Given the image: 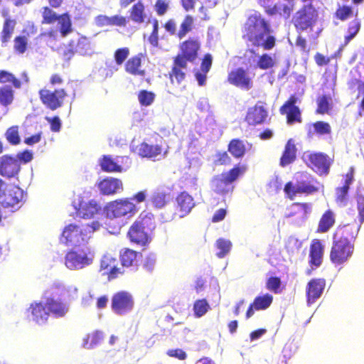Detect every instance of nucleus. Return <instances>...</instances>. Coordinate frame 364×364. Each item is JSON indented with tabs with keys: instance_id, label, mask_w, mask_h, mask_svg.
I'll return each mask as SVG.
<instances>
[{
	"instance_id": "1",
	"label": "nucleus",
	"mask_w": 364,
	"mask_h": 364,
	"mask_svg": "<svg viewBox=\"0 0 364 364\" xmlns=\"http://www.w3.org/2000/svg\"><path fill=\"white\" fill-rule=\"evenodd\" d=\"M269 22L259 13L249 16L242 28V38L253 48L272 50L277 44L276 37Z\"/></svg>"
},
{
	"instance_id": "2",
	"label": "nucleus",
	"mask_w": 364,
	"mask_h": 364,
	"mask_svg": "<svg viewBox=\"0 0 364 364\" xmlns=\"http://www.w3.org/2000/svg\"><path fill=\"white\" fill-rule=\"evenodd\" d=\"M155 228L156 220L154 214L144 210L129 227L127 237L132 243L145 247L150 243V233Z\"/></svg>"
},
{
	"instance_id": "3",
	"label": "nucleus",
	"mask_w": 364,
	"mask_h": 364,
	"mask_svg": "<svg viewBox=\"0 0 364 364\" xmlns=\"http://www.w3.org/2000/svg\"><path fill=\"white\" fill-rule=\"evenodd\" d=\"M49 6L41 8V23L52 25L57 22L59 25V32L63 38L68 36L73 31V24L70 15L68 12L58 14L53 9L61 6L64 0H48Z\"/></svg>"
},
{
	"instance_id": "4",
	"label": "nucleus",
	"mask_w": 364,
	"mask_h": 364,
	"mask_svg": "<svg viewBox=\"0 0 364 364\" xmlns=\"http://www.w3.org/2000/svg\"><path fill=\"white\" fill-rule=\"evenodd\" d=\"M319 185V182L310 174L301 173L294 183L292 181L286 183L284 192L289 199L294 200L297 195L309 196L318 192Z\"/></svg>"
},
{
	"instance_id": "5",
	"label": "nucleus",
	"mask_w": 364,
	"mask_h": 364,
	"mask_svg": "<svg viewBox=\"0 0 364 364\" xmlns=\"http://www.w3.org/2000/svg\"><path fill=\"white\" fill-rule=\"evenodd\" d=\"M100 227V224L98 221H92L82 226L70 224L63 230L61 241L66 245L80 244L87 241L90 235L98 230Z\"/></svg>"
},
{
	"instance_id": "6",
	"label": "nucleus",
	"mask_w": 364,
	"mask_h": 364,
	"mask_svg": "<svg viewBox=\"0 0 364 364\" xmlns=\"http://www.w3.org/2000/svg\"><path fill=\"white\" fill-rule=\"evenodd\" d=\"M318 19V13L311 4L302 6L293 15L291 23L298 33L312 31Z\"/></svg>"
},
{
	"instance_id": "7",
	"label": "nucleus",
	"mask_w": 364,
	"mask_h": 364,
	"mask_svg": "<svg viewBox=\"0 0 364 364\" xmlns=\"http://www.w3.org/2000/svg\"><path fill=\"white\" fill-rule=\"evenodd\" d=\"M138 211L135 203L129 198L117 199L108 203L104 208L107 218L110 219L119 218L124 216H133Z\"/></svg>"
},
{
	"instance_id": "8",
	"label": "nucleus",
	"mask_w": 364,
	"mask_h": 364,
	"mask_svg": "<svg viewBox=\"0 0 364 364\" xmlns=\"http://www.w3.org/2000/svg\"><path fill=\"white\" fill-rule=\"evenodd\" d=\"M303 159L307 166L320 176L328 175L334 162L333 155L330 156L323 152L305 153Z\"/></svg>"
},
{
	"instance_id": "9",
	"label": "nucleus",
	"mask_w": 364,
	"mask_h": 364,
	"mask_svg": "<svg viewBox=\"0 0 364 364\" xmlns=\"http://www.w3.org/2000/svg\"><path fill=\"white\" fill-rule=\"evenodd\" d=\"M94 254L89 247L72 250L65 256V264L70 270L83 269L92 264Z\"/></svg>"
},
{
	"instance_id": "10",
	"label": "nucleus",
	"mask_w": 364,
	"mask_h": 364,
	"mask_svg": "<svg viewBox=\"0 0 364 364\" xmlns=\"http://www.w3.org/2000/svg\"><path fill=\"white\" fill-rule=\"evenodd\" d=\"M91 43L88 38L80 36L69 41L62 55L64 60L69 61L75 54L81 55H89L91 53Z\"/></svg>"
},
{
	"instance_id": "11",
	"label": "nucleus",
	"mask_w": 364,
	"mask_h": 364,
	"mask_svg": "<svg viewBox=\"0 0 364 364\" xmlns=\"http://www.w3.org/2000/svg\"><path fill=\"white\" fill-rule=\"evenodd\" d=\"M38 95L42 104L46 108L54 111L63 105L68 93L63 88L50 90L45 87L38 91Z\"/></svg>"
},
{
	"instance_id": "12",
	"label": "nucleus",
	"mask_w": 364,
	"mask_h": 364,
	"mask_svg": "<svg viewBox=\"0 0 364 364\" xmlns=\"http://www.w3.org/2000/svg\"><path fill=\"white\" fill-rule=\"evenodd\" d=\"M354 251L355 244L343 243L333 240L329 258L334 265H342L351 258Z\"/></svg>"
},
{
	"instance_id": "13",
	"label": "nucleus",
	"mask_w": 364,
	"mask_h": 364,
	"mask_svg": "<svg viewBox=\"0 0 364 364\" xmlns=\"http://www.w3.org/2000/svg\"><path fill=\"white\" fill-rule=\"evenodd\" d=\"M201 43L198 37H188L178 45L180 53L175 57L186 63H193L199 55Z\"/></svg>"
},
{
	"instance_id": "14",
	"label": "nucleus",
	"mask_w": 364,
	"mask_h": 364,
	"mask_svg": "<svg viewBox=\"0 0 364 364\" xmlns=\"http://www.w3.org/2000/svg\"><path fill=\"white\" fill-rule=\"evenodd\" d=\"M75 213L80 218L84 219L92 218L98 214L102 207L95 200H87L83 196H78L77 198L73 202Z\"/></svg>"
},
{
	"instance_id": "15",
	"label": "nucleus",
	"mask_w": 364,
	"mask_h": 364,
	"mask_svg": "<svg viewBox=\"0 0 364 364\" xmlns=\"http://www.w3.org/2000/svg\"><path fill=\"white\" fill-rule=\"evenodd\" d=\"M134 298L131 293L126 291L116 292L112 296V310L117 315H124L133 309Z\"/></svg>"
},
{
	"instance_id": "16",
	"label": "nucleus",
	"mask_w": 364,
	"mask_h": 364,
	"mask_svg": "<svg viewBox=\"0 0 364 364\" xmlns=\"http://www.w3.org/2000/svg\"><path fill=\"white\" fill-rule=\"evenodd\" d=\"M360 227V224L356 223L339 225L333 233L332 240L343 243L354 244Z\"/></svg>"
},
{
	"instance_id": "17",
	"label": "nucleus",
	"mask_w": 364,
	"mask_h": 364,
	"mask_svg": "<svg viewBox=\"0 0 364 364\" xmlns=\"http://www.w3.org/2000/svg\"><path fill=\"white\" fill-rule=\"evenodd\" d=\"M296 97L292 95L279 108L280 114L286 115L287 123L289 125L301 123L302 121L301 111L299 107L296 105Z\"/></svg>"
},
{
	"instance_id": "18",
	"label": "nucleus",
	"mask_w": 364,
	"mask_h": 364,
	"mask_svg": "<svg viewBox=\"0 0 364 364\" xmlns=\"http://www.w3.org/2000/svg\"><path fill=\"white\" fill-rule=\"evenodd\" d=\"M176 203L175 213L165 219V221L172 220L176 216L178 218L185 217L191 212L195 205L193 197L185 191L180 193L176 196Z\"/></svg>"
},
{
	"instance_id": "19",
	"label": "nucleus",
	"mask_w": 364,
	"mask_h": 364,
	"mask_svg": "<svg viewBox=\"0 0 364 364\" xmlns=\"http://www.w3.org/2000/svg\"><path fill=\"white\" fill-rule=\"evenodd\" d=\"M188 70V63L176 57L173 58V63L168 76L172 85H181L185 81Z\"/></svg>"
},
{
	"instance_id": "20",
	"label": "nucleus",
	"mask_w": 364,
	"mask_h": 364,
	"mask_svg": "<svg viewBox=\"0 0 364 364\" xmlns=\"http://www.w3.org/2000/svg\"><path fill=\"white\" fill-rule=\"evenodd\" d=\"M228 81L231 85L248 90L252 87V81L247 71L242 68H237L228 73Z\"/></svg>"
},
{
	"instance_id": "21",
	"label": "nucleus",
	"mask_w": 364,
	"mask_h": 364,
	"mask_svg": "<svg viewBox=\"0 0 364 364\" xmlns=\"http://www.w3.org/2000/svg\"><path fill=\"white\" fill-rule=\"evenodd\" d=\"M326 287V279L323 278L311 279L306 287V301L308 304L314 303L321 297Z\"/></svg>"
},
{
	"instance_id": "22",
	"label": "nucleus",
	"mask_w": 364,
	"mask_h": 364,
	"mask_svg": "<svg viewBox=\"0 0 364 364\" xmlns=\"http://www.w3.org/2000/svg\"><path fill=\"white\" fill-rule=\"evenodd\" d=\"M267 116L268 112L262 105V102H258L255 106L249 109L245 120L250 125L255 126L263 123Z\"/></svg>"
},
{
	"instance_id": "23",
	"label": "nucleus",
	"mask_w": 364,
	"mask_h": 364,
	"mask_svg": "<svg viewBox=\"0 0 364 364\" xmlns=\"http://www.w3.org/2000/svg\"><path fill=\"white\" fill-rule=\"evenodd\" d=\"M20 166L18 160L13 156L4 155L0 159V175L11 178L19 171Z\"/></svg>"
},
{
	"instance_id": "24",
	"label": "nucleus",
	"mask_w": 364,
	"mask_h": 364,
	"mask_svg": "<svg viewBox=\"0 0 364 364\" xmlns=\"http://www.w3.org/2000/svg\"><path fill=\"white\" fill-rule=\"evenodd\" d=\"M136 151L139 156L142 158L154 159L160 155H165L167 151H164L161 144H151L146 141L140 143L136 146Z\"/></svg>"
},
{
	"instance_id": "25",
	"label": "nucleus",
	"mask_w": 364,
	"mask_h": 364,
	"mask_svg": "<svg viewBox=\"0 0 364 364\" xmlns=\"http://www.w3.org/2000/svg\"><path fill=\"white\" fill-rule=\"evenodd\" d=\"M98 188L102 195H114L123 190L122 181L116 178L107 177L98 183Z\"/></svg>"
},
{
	"instance_id": "26",
	"label": "nucleus",
	"mask_w": 364,
	"mask_h": 364,
	"mask_svg": "<svg viewBox=\"0 0 364 364\" xmlns=\"http://www.w3.org/2000/svg\"><path fill=\"white\" fill-rule=\"evenodd\" d=\"M32 319L38 324L45 323L48 318L49 312L47 311L46 305L41 301L32 302L26 310Z\"/></svg>"
},
{
	"instance_id": "27",
	"label": "nucleus",
	"mask_w": 364,
	"mask_h": 364,
	"mask_svg": "<svg viewBox=\"0 0 364 364\" xmlns=\"http://www.w3.org/2000/svg\"><path fill=\"white\" fill-rule=\"evenodd\" d=\"M45 305L49 315L51 314L55 318L64 317L68 311V306L65 303L52 297L46 299Z\"/></svg>"
},
{
	"instance_id": "28",
	"label": "nucleus",
	"mask_w": 364,
	"mask_h": 364,
	"mask_svg": "<svg viewBox=\"0 0 364 364\" xmlns=\"http://www.w3.org/2000/svg\"><path fill=\"white\" fill-rule=\"evenodd\" d=\"M251 148V144L240 139H231L228 145V151L235 159L242 158Z\"/></svg>"
},
{
	"instance_id": "29",
	"label": "nucleus",
	"mask_w": 364,
	"mask_h": 364,
	"mask_svg": "<svg viewBox=\"0 0 364 364\" xmlns=\"http://www.w3.org/2000/svg\"><path fill=\"white\" fill-rule=\"evenodd\" d=\"M324 247L318 239H314L311 241L309 250V264L316 267H319L322 262Z\"/></svg>"
},
{
	"instance_id": "30",
	"label": "nucleus",
	"mask_w": 364,
	"mask_h": 364,
	"mask_svg": "<svg viewBox=\"0 0 364 364\" xmlns=\"http://www.w3.org/2000/svg\"><path fill=\"white\" fill-rule=\"evenodd\" d=\"M311 205L307 203H293L287 208L285 213L286 218L296 217L299 219H305L310 212Z\"/></svg>"
},
{
	"instance_id": "31",
	"label": "nucleus",
	"mask_w": 364,
	"mask_h": 364,
	"mask_svg": "<svg viewBox=\"0 0 364 364\" xmlns=\"http://www.w3.org/2000/svg\"><path fill=\"white\" fill-rule=\"evenodd\" d=\"M141 253L130 248H123L119 252L121 264L124 267H130L136 265Z\"/></svg>"
},
{
	"instance_id": "32",
	"label": "nucleus",
	"mask_w": 364,
	"mask_h": 364,
	"mask_svg": "<svg viewBox=\"0 0 364 364\" xmlns=\"http://www.w3.org/2000/svg\"><path fill=\"white\" fill-rule=\"evenodd\" d=\"M336 223L335 213L331 210H326L321 215L317 229L316 233H326L328 232Z\"/></svg>"
},
{
	"instance_id": "33",
	"label": "nucleus",
	"mask_w": 364,
	"mask_h": 364,
	"mask_svg": "<svg viewBox=\"0 0 364 364\" xmlns=\"http://www.w3.org/2000/svg\"><path fill=\"white\" fill-rule=\"evenodd\" d=\"M24 199V193L21 188L14 186L10 188L5 194L3 203L6 207H14L22 203Z\"/></svg>"
},
{
	"instance_id": "34",
	"label": "nucleus",
	"mask_w": 364,
	"mask_h": 364,
	"mask_svg": "<svg viewBox=\"0 0 364 364\" xmlns=\"http://www.w3.org/2000/svg\"><path fill=\"white\" fill-rule=\"evenodd\" d=\"M141 57L142 54L139 53L128 59L124 65L125 71L132 75L144 76L145 71L141 69Z\"/></svg>"
},
{
	"instance_id": "35",
	"label": "nucleus",
	"mask_w": 364,
	"mask_h": 364,
	"mask_svg": "<svg viewBox=\"0 0 364 364\" xmlns=\"http://www.w3.org/2000/svg\"><path fill=\"white\" fill-rule=\"evenodd\" d=\"M316 109L315 113L317 114H330L333 109V98L331 95H322L318 96L316 100Z\"/></svg>"
},
{
	"instance_id": "36",
	"label": "nucleus",
	"mask_w": 364,
	"mask_h": 364,
	"mask_svg": "<svg viewBox=\"0 0 364 364\" xmlns=\"http://www.w3.org/2000/svg\"><path fill=\"white\" fill-rule=\"evenodd\" d=\"M149 200L156 209L164 208L168 202V193L161 188L154 191Z\"/></svg>"
},
{
	"instance_id": "37",
	"label": "nucleus",
	"mask_w": 364,
	"mask_h": 364,
	"mask_svg": "<svg viewBox=\"0 0 364 364\" xmlns=\"http://www.w3.org/2000/svg\"><path fill=\"white\" fill-rule=\"evenodd\" d=\"M296 148L295 144L289 140L284 147V150L280 158L279 164L282 167L293 163L296 159Z\"/></svg>"
},
{
	"instance_id": "38",
	"label": "nucleus",
	"mask_w": 364,
	"mask_h": 364,
	"mask_svg": "<svg viewBox=\"0 0 364 364\" xmlns=\"http://www.w3.org/2000/svg\"><path fill=\"white\" fill-rule=\"evenodd\" d=\"M129 18L131 20L138 24L145 21L146 14L145 12V6L141 1L135 3L129 10Z\"/></svg>"
},
{
	"instance_id": "39",
	"label": "nucleus",
	"mask_w": 364,
	"mask_h": 364,
	"mask_svg": "<svg viewBox=\"0 0 364 364\" xmlns=\"http://www.w3.org/2000/svg\"><path fill=\"white\" fill-rule=\"evenodd\" d=\"M215 192L218 194L225 195L232 192L233 186L230 183L226 181V178L221 174L215 176L212 181Z\"/></svg>"
},
{
	"instance_id": "40",
	"label": "nucleus",
	"mask_w": 364,
	"mask_h": 364,
	"mask_svg": "<svg viewBox=\"0 0 364 364\" xmlns=\"http://www.w3.org/2000/svg\"><path fill=\"white\" fill-rule=\"evenodd\" d=\"M194 28V18L190 14L184 16L180 23L179 29L178 31L177 38L179 40L183 39L187 34L191 33Z\"/></svg>"
},
{
	"instance_id": "41",
	"label": "nucleus",
	"mask_w": 364,
	"mask_h": 364,
	"mask_svg": "<svg viewBox=\"0 0 364 364\" xmlns=\"http://www.w3.org/2000/svg\"><path fill=\"white\" fill-rule=\"evenodd\" d=\"M273 296L269 293L256 296L252 304L257 311L267 309L273 302Z\"/></svg>"
},
{
	"instance_id": "42",
	"label": "nucleus",
	"mask_w": 364,
	"mask_h": 364,
	"mask_svg": "<svg viewBox=\"0 0 364 364\" xmlns=\"http://www.w3.org/2000/svg\"><path fill=\"white\" fill-rule=\"evenodd\" d=\"M347 186H340L335 189V202L339 207H346L349 202L348 191Z\"/></svg>"
},
{
	"instance_id": "43",
	"label": "nucleus",
	"mask_w": 364,
	"mask_h": 364,
	"mask_svg": "<svg viewBox=\"0 0 364 364\" xmlns=\"http://www.w3.org/2000/svg\"><path fill=\"white\" fill-rule=\"evenodd\" d=\"M354 16L353 8L350 5H338L334 13V17L341 21L351 18Z\"/></svg>"
},
{
	"instance_id": "44",
	"label": "nucleus",
	"mask_w": 364,
	"mask_h": 364,
	"mask_svg": "<svg viewBox=\"0 0 364 364\" xmlns=\"http://www.w3.org/2000/svg\"><path fill=\"white\" fill-rule=\"evenodd\" d=\"M101 169L105 172H121L122 168L110 156H103L100 161Z\"/></svg>"
},
{
	"instance_id": "45",
	"label": "nucleus",
	"mask_w": 364,
	"mask_h": 364,
	"mask_svg": "<svg viewBox=\"0 0 364 364\" xmlns=\"http://www.w3.org/2000/svg\"><path fill=\"white\" fill-rule=\"evenodd\" d=\"M14 99V92L10 86L4 85L0 87V104L7 107L12 104Z\"/></svg>"
},
{
	"instance_id": "46",
	"label": "nucleus",
	"mask_w": 364,
	"mask_h": 364,
	"mask_svg": "<svg viewBox=\"0 0 364 364\" xmlns=\"http://www.w3.org/2000/svg\"><path fill=\"white\" fill-rule=\"evenodd\" d=\"M276 65L275 59L269 53H264L258 57L257 67L261 70L273 68Z\"/></svg>"
},
{
	"instance_id": "47",
	"label": "nucleus",
	"mask_w": 364,
	"mask_h": 364,
	"mask_svg": "<svg viewBox=\"0 0 364 364\" xmlns=\"http://www.w3.org/2000/svg\"><path fill=\"white\" fill-rule=\"evenodd\" d=\"M15 22L10 18L4 21L3 29L1 33V41L3 44L8 43L14 30Z\"/></svg>"
},
{
	"instance_id": "48",
	"label": "nucleus",
	"mask_w": 364,
	"mask_h": 364,
	"mask_svg": "<svg viewBox=\"0 0 364 364\" xmlns=\"http://www.w3.org/2000/svg\"><path fill=\"white\" fill-rule=\"evenodd\" d=\"M246 170L247 166L245 165L238 164L235 166L228 173H223V175L226 178V181L232 184V183L237 180L240 176L242 175Z\"/></svg>"
},
{
	"instance_id": "49",
	"label": "nucleus",
	"mask_w": 364,
	"mask_h": 364,
	"mask_svg": "<svg viewBox=\"0 0 364 364\" xmlns=\"http://www.w3.org/2000/svg\"><path fill=\"white\" fill-rule=\"evenodd\" d=\"M10 82L16 89H20L22 85L21 81L16 78L14 75L6 70H0V83L5 84Z\"/></svg>"
},
{
	"instance_id": "50",
	"label": "nucleus",
	"mask_w": 364,
	"mask_h": 364,
	"mask_svg": "<svg viewBox=\"0 0 364 364\" xmlns=\"http://www.w3.org/2000/svg\"><path fill=\"white\" fill-rule=\"evenodd\" d=\"M209 309L210 305L205 299H197L193 303V310L196 318H200L205 315Z\"/></svg>"
},
{
	"instance_id": "51",
	"label": "nucleus",
	"mask_w": 364,
	"mask_h": 364,
	"mask_svg": "<svg viewBox=\"0 0 364 364\" xmlns=\"http://www.w3.org/2000/svg\"><path fill=\"white\" fill-rule=\"evenodd\" d=\"M266 289L275 294H280L283 290L281 279L275 276L269 277L266 281Z\"/></svg>"
},
{
	"instance_id": "52",
	"label": "nucleus",
	"mask_w": 364,
	"mask_h": 364,
	"mask_svg": "<svg viewBox=\"0 0 364 364\" xmlns=\"http://www.w3.org/2000/svg\"><path fill=\"white\" fill-rule=\"evenodd\" d=\"M5 137L11 145L18 144L21 141L18 127L12 126L9 127L5 132Z\"/></svg>"
},
{
	"instance_id": "53",
	"label": "nucleus",
	"mask_w": 364,
	"mask_h": 364,
	"mask_svg": "<svg viewBox=\"0 0 364 364\" xmlns=\"http://www.w3.org/2000/svg\"><path fill=\"white\" fill-rule=\"evenodd\" d=\"M314 133L318 135H327L331 133V127L328 122L316 121L312 124Z\"/></svg>"
},
{
	"instance_id": "54",
	"label": "nucleus",
	"mask_w": 364,
	"mask_h": 364,
	"mask_svg": "<svg viewBox=\"0 0 364 364\" xmlns=\"http://www.w3.org/2000/svg\"><path fill=\"white\" fill-rule=\"evenodd\" d=\"M159 21L156 18L152 21V31L148 37L149 43L154 48L159 47Z\"/></svg>"
},
{
	"instance_id": "55",
	"label": "nucleus",
	"mask_w": 364,
	"mask_h": 364,
	"mask_svg": "<svg viewBox=\"0 0 364 364\" xmlns=\"http://www.w3.org/2000/svg\"><path fill=\"white\" fill-rule=\"evenodd\" d=\"M301 242L294 237H289L285 242V250L290 255L298 253L301 248Z\"/></svg>"
},
{
	"instance_id": "56",
	"label": "nucleus",
	"mask_w": 364,
	"mask_h": 364,
	"mask_svg": "<svg viewBox=\"0 0 364 364\" xmlns=\"http://www.w3.org/2000/svg\"><path fill=\"white\" fill-rule=\"evenodd\" d=\"M155 98V95L151 91L143 90L139 92L138 99L142 106H149L152 104Z\"/></svg>"
},
{
	"instance_id": "57",
	"label": "nucleus",
	"mask_w": 364,
	"mask_h": 364,
	"mask_svg": "<svg viewBox=\"0 0 364 364\" xmlns=\"http://www.w3.org/2000/svg\"><path fill=\"white\" fill-rule=\"evenodd\" d=\"M360 22L358 20L353 21L348 27V35L345 36V44H348L359 32Z\"/></svg>"
},
{
	"instance_id": "58",
	"label": "nucleus",
	"mask_w": 364,
	"mask_h": 364,
	"mask_svg": "<svg viewBox=\"0 0 364 364\" xmlns=\"http://www.w3.org/2000/svg\"><path fill=\"white\" fill-rule=\"evenodd\" d=\"M232 244L230 241L220 238L216 242V247L220 250L217 255L220 258L224 257L230 250Z\"/></svg>"
},
{
	"instance_id": "59",
	"label": "nucleus",
	"mask_w": 364,
	"mask_h": 364,
	"mask_svg": "<svg viewBox=\"0 0 364 364\" xmlns=\"http://www.w3.org/2000/svg\"><path fill=\"white\" fill-rule=\"evenodd\" d=\"M14 50L19 54L23 53L27 48V39L25 36H18L14 38Z\"/></svg>"
},
{
	"instance_id": "60",
	"label": "nucleus",
	"mask_w": 364,
	"mask_h": 364,
	"mask_svg": "<svg viewBox=\"0 0 364 364\" xmlns=\"http://www.w3.org/2000/svg\"><path fill=\"white\" fill-rule=\"evenodd\" d=\"M117 259L115 258L105 256L102 258L100 265V271L102 272V274L105 276L107 272H110L112 266L114 263H116Z\"/></svg>"
},
{
	"instance_id": "61",
	"label": "nucleus",
	"mask_w": 364,
	"mask_h": 364,
	"mask_svg": "<svg viewBox=\"0 0 364 364\" xmlns=\"http://www.w3.org/2000/svg\"><path fill=\"white\" fill-rule=\"evenodd\" d=\"M154 9L157 16H163L169 9L168 1L166 0H156Z\"/></svg>"
},
{
	"instance_id": "62",
	"label": "nucleus",
	"mask_w": 364,
	"mask_h": 364,
	"mask_svg": "<svg viewBox=\"0 0 364 364\" xmlns=\"http://www.w3.org/2000/svg\"><path fill=\"white\" fill-rule=\"evenodd\" d=\"M129 54V50L127 47L117 49L114 54V60L117 65H121L127 58Z\"/></svg>"
},
{
	"instance_id": "63",
	"label": "nucleus",
	"mask_w": 364,
	"mask_h": 364,
	"mask_svg": "<svg viewBox=\"0 0 364 364\" xmlns=\"http://www.w3.org/2000/svg\"><path fill=\"white\" fill-rule=\"evenodd\" d=\"M163 28L165 31L172 36L177 38L178 31L176 30V22L173 18H168L163 24Z\"/></svg>"
},
{
	"instance_id": "64",
	"label": "nucleus",
	"mask_w": 364,
	"mask_h": 364,
	"mask_svg": "<svg viewBox=\"0 0 364 364\" xmlns=\"http://www.w3.org/2000/svg\"><path fill=\"white\" fill-rule=\"evenodd\" d=\"M155 267H156V258L151 255H147L145 257L143 264H142L143 269L146 272H147L149 273H151L155 269Z\"/></svg>"
}]
</instances>
